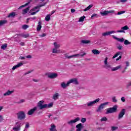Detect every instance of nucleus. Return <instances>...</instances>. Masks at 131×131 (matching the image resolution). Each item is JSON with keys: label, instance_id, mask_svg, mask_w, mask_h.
Returning a JSON list of instances; mask_svg holds the SVG:
<instances>
[{"label": "nucleus", "instance_id": "obj_1", "mask_svg": "<svg viewBox=\"0 0 131 131\" xmlns=\"http://www.w3.org/2000/svg\"><path fill=\"white\" fill-rule=\"evenodd\" d=\"M104 68L107 70H111V71H116L119 69H121L122 66L121 65H119L117 67L112 68L111 65L109 64L108 63V57H105L104 60Z\"/></svg>", "mask_w": 131, "mask_h": 131}, {"label": "nucleus", "instance_id": "obj_2", "mask_svg": "<svg viewBox=\"0 0 131 131\" xmlns=\"http://www.w3.org/2000/svg\"><path fill=\"white\" fill-rule=\"evenodd\" d=\"M43 103H45L43 100H41L37 103V107L40 109V110H42V109H45L46 108H52V107H53V103H50L48 104H43Z\"/></svg>", "mask_w": 131, "mask_h": 131}, {"label": "nucleus", "instance_id": "obj_3", "mask_svg": "<svg viewBox=\"0 0 131 131\" xmlns=\"http://www.w3.org/2000/svg\"><path fill=\"white\" fill-rule=\"evenodd\" d=\"M80 120V118L77 117L74 119H72L67 122V124L69 126H71L72 127V129H74V124L77 122V121H79Z\"/></svg>", "mask_w": 131, "mask_h": 131}, {"label": "nucleus", "instance_id": "obj_4", "mask_svg": "<svg viewBox=\"0 0 131 131\" xmlns=\"http://www.w3.org/2000/svg\"><path fill=\"white\" fill-rule=\"evenodd\" d=\"M100 102V98H97L95 100L89 101L87 102L86 104L84 105L85 107H93L95 104H97V103H99Z\"/></svg>", "mask_w": 131, "mask_h": 131}, {"label": "nucleus", "instance_id": "obj_5", "mask_svg": "<svg viewBox=\"0 0 131 131\" xmlns=\"http://www.w3.org/2000/svg\"><path fill=\"white\" fill-rule=\"evenodd\" d=\"M17 119L19 120H23L25 118H26V114H25V112L23 111L18 112L17 114Z\"/></svg>", "mask_w": 131, "mask_h": 131}, {"label": "nucleus", "instance_id": "obj_6", "mask_svg": "<svg viewBox=\"0 0 131 131\" xmlns=\"http://www.w3.org/2000/svg\"><path fill=\"white\" fill-rule=\"evenodd\" d=\"M109 102H104L102 104H101L98 107V108L96 110V112L98 113H101L102 112V111L104 108H105V106H107V105H108Z\"/></svg>", "mask_w": 131, "mask_h": 131}, {"label": "nucleus", "instance_id": "obj_7", "mask_svg": "<svg viewBox=\"0 0 131 131\" xmlns=\"http://www.w3.org/2000/svg\"><path fill=\"white\" fill-rule=\"evenodd\" d=\"M116 110H117V106H115L113 107H110L107 108L106 110V114H109L111 113H114L115 112H116Z\"/></svg>", "mask_w": 131, "mask_h": 131}, {"label": "nucleus", "instance_id": "obj_8", "mask_svg": "<svg viewBox=\"0 0 131 131\" xmlns=\"http://www.w3.org/2000/svg\"><path fill=\"white\" fill-rule=\"evenodd\" d=\"M48 78L51 79H54L58 77V74L57 73H49L47 74Z\"/></svg>", "mask_w": 131, "mask_h": 131}, {"label": "nucleus", "instance_id": "obj_9", "mask_svg": "<svg viewBox=\"0 0 131 131\" xmlns=\"http://www.w3.org/2000/svg\"><path fill=\"white\" fill-rule=\"evenodd\" d=\"M115 13V10H105L103 12H101L100 14L102 16H107L108 14H114Z\"/></svg>", "mask_w": 131, "mask_h": 131}, {"label": "nucleus", "instance_id": "obj_10", "mask_svg": "<svg viewBox=\"0 0 131 131\" xmlns=\"http://www.w3.org/2000/svg\"><path fill=\"white\" fill-rule=\"evenodd\" d=\"M121 30H117L116 31V32H118V33H125V30H128L129 29V28H128V26H125L121 28Z\"/></svg>", "mask_w": 131, "mask_h": 131}, {"label": "nucleus", "instance_id": "obj_11", "mask_svg": "<svg viewBox=\"0 0 131 131\" xmlns=\"http://www.w3.org/2000/svg\"><path fill=\"white\" fill-rule=\"evenodd\" d=\"M125 114V109L123 108L119 113L118 116V119L119 120L121 119V118H123V116H124Z\"/></svg>", "mask_w": 131, "mask_h": 131}, {"label": "nucleus", "instance_id": "obj_12", "mask_svg": "<svg viewBox=\"0 0 131 131\" xmlns=\"http://www.w3.org/2000/svg\"><path fill=\"white\" fill-rule=\"evenodd\" d=\"M15 126L13 128L14 131H19L21 129V123L19 122H16L15 123Z\"/></svg>", "mask_w": 131, "mask_h": 131}, {"label": "nucleus", "instance_id": "obj_13", "mask_svg": "<svg viewBox=\"0 0 131 131\" xmlns=\"http://www.w3.org/2000/svg\"><path fill=\"white\" fill-rule=\"evenodd\" d=\"M30 12H33L31 13V15H35V14H36V13H38V12H39V9L38 8V7L36 6V7H34V8L31 9Z\"/></svg>", "mask_w": 131, "mask_h": 131}, {"label": "nucleus", "instance_id": "obj_14", "mask_svg": "<svg viewBox=\"0 0 131 131\" xmlns=\"http://www.w3.org/2000/svg\"><path fill=\"white\" fill-rule=\"evenodd\" d=\"M113 33H116V31L112 30L111 31H107L102 33V36H108L109 35H111V34H113Z\"/></svg>", "mask_w": 131, "mask_h": 131}, {"label": "nucleus", "instance_id": "obj_15", "mask_svg": "<svg viewBox=\"0 0 131 131\" xmlns=\"http://www.w3.org/2000/svg\"><path fill=\"white\" fill-rule=\"evenodd\" d=\"M69 85L70 84L68 81L67 82V83H65V82H62L60 84V86L61 89H63V90L67 89V87L69 86Z\"/></svg>", "mask_w": 131, "mask_h": 131}, {"label": "nucleus", "instance_id": "obj_16", "mask_svg": "<svg viewBox=\"0 0 131 131\" xmlns=\"http://www.w3.org/2000/svg\"><path fill=\"white\" fill-rule=\"evenodd\" d=\"M64 56L65 57L66 59H75V57H76V56L75 55V54L72 55H69V53H66L64 54Z\"/></svg>", "mask_w": 131, "mask_h": 131}, {"label": "nucleus", "instance_id": "obj_17", "mask_svg": "<svg viewBox=\"0 0 131 131\" xmlns=\"http://www.w3.org/2000/svg\"><path fill=\"white\" fill-rule=\"evenodd\" d=\"M37 110V107L35 106L28 112V115H32Z\"/></svg>", "mask_w": 131, "mask_h": 131}, {"label": "nucleus", "instance_id": "obj_18", "mask_svg": "<svg viewBox=\"0 0 131 131\" xmlns=\"http://www.w3.org/2000/svg\"><path fill=\"white\" fill-rule=\"evenodd\" d=\"M23 64H24L23 61H20L16 65L13 66V67L12 68V70H16V69H17V68H19V67L23 66Z\"/></svg>", "mask_w": 131, "mask_h": 131}, {"label": "nucleus", "instance_id": "obj_19", "mask_svg": "<svg viewBox=\"0 0 131 131\" xmlns=\"http://www.w3.org/2000/svg\"><path fill=\"white\" fill-rule=\"evenodd\" d=\"M12 94H14V90H8L6 92L4 93L3 96H4V97H6L8 96H11Z\"/></svg>", "mask_w": 131, "mask_h": 131}, {"label": "nucleus", "instance_id": "obj_20", "mask_svg": "<svg viewBox=\"0 0 131 131\" xmlns=\"http://www.w3.org/2000/svg\"><path fill=\"white\" fill-rule=\"evenodd\" d=\"M69 84L74 83V84H78V81L76 78H73L68 81Z\"/></svg>", "mask_w": 131, "mask_h": 131}, {"label": "nucleus", "instance_id": "obj_21", "mask_svg": "<svg viewBox=\"0 0 131 131\" xmlns=\"http://www.w3.org/2000/svg\"><path fill=\"white\" fill-rule=\"evenodd\" d=\"M52 53L53 54H60L61 53V50H59L58 48H53L52 49Z\"/></svg>", "mask_w": 131, "mask_h": 131}, {"label": "nucleus", "instance_id": "obj_22", "mask_svg": "<svg viewBox=\"0 0 131 131\" xmlns=\"http://www.w3.org/2000/svg\"><path fill=\"white\" fill-rule=\"evenodd\" d=\"M76 128H77L76 131H81V129L82 128V124L79 123L78 124L76 125Z\"/></svg>", "mask_w": 131, "mask_h": 131}, {"label": "nucleus", "instance_id": "obj_23", "mask_svg": "<svg viewBox=\"0 0 131 131\" xmlns=\"http://www.w3.org/2000/svg\"><path fill=\"white\" fill-rule=\"evenodd\" d=\"M60 97V94L59 93H55L53 96V100H58Z\"/></svg>", "mask_w": 131, "mask_h": 131}, {"label": "nucleus", "instance_id": "obj_24", "mask_svg": "<svg viewBox=\"0 0 131 131\" xmlns=\"http://www.w3.org/2000/svg\"><path fill=\"white\" fill-rule=\"evenodd\" d=\"M7 23H8V20L6 19L0 20V27L4 26V25H5Z\"/></svg>", "mask_w": 131, "mask_h": 131}, {"label": "nucleus", "instance_id": "obj_25", "mask_svg": "<svg viewBox=\"0 0 131 131\" xmlns=\"http://www.w3.org/2000/svg\"><path fill=\"white\" fill-rule=\"evenodd\" d=\"M112 37L113 38L116 39L117 40H118V41H120V42H123V41H124V38H117L115 37V36L114 35H113Z\"/></svg>", "mask_w": 131, "mask_h": 131}, {"label": "nucleus", "instance_id": "obj_26", "mask_svg": "<svg viewBox=\"0 0 131 131\" xmlns=\"http://www.w3.org/2000/svg\"><path fill=\"white\" fill-rule=\"evenodd\" d=\"M85 55H86V53L85 52H84L83 54H75V58H78L79 57H84V56H85Z\"/></svg>", "mask_w": 131, "mask_h": 131}, {"label": "nucleus", "instance_id": "obj_27", "mask_svg": "<svg viewBox=\"0 0 131 131\" xmlns=\"http://www.w3.org/2000/svg\"><path fill=\"white\" fill-rule=\"evenodd\" d=\"M29 10H30V7H27V8H26L25 9H24L23 10V15H25V14H27V13H28V11H29Z\"/></svg>", "mask_w": 131, "mask_h": 131}, {"label": "nucleus", "instance_id": "obj_28", "mask_svg": "<svg viewBox=\"0 0 131 131\" xmlns=\"http://www.w3.org/2000/svg\"><path fill=\"white\" fill-rule=\"evenodd\" d=\"M41 27V21H39L37 26V31H40Z\"/></svg>", "mask_w": 131, "mask_h": 131}, {"label": "nucleus", "instance_id": "obj_29", "mask_svg": "<svg viewBox=\"0 0 131 131\" xmlns=\"http://www.w3.org/2000/svg\"><path fill=\"white\" fill-rule=\"evenodd\" d=\"M50 131H57V129H56V125L55 124H51V128H50Z\"/></svg>", "mask_w": 131, "mask_h": 131}, {"label": "nucleus", "instance_id": "obj_30", "mask_svg": "<svg viewBox=\"0 0 131 131\" xmlns=\"http://www.w3.org/2000/svg\"><path fill=\"white\" fill-rule=\"evenodd\" d=\"M92 53H93L94 55H99L100 52L97 49H93L92 50Z\"/></svg>", "mask_w": 131, "mask_h": 131}, {"label": "nucleus", "instance_id": "obj_31", "mask_svg": "<svg viewBox=\"0 0 131 131\" xmlns=\"http://www.w3.org/2000/svg\"><path fill=\"white\" fill-rule=\"evenodd\" d=\"M53 46L54 47V48L55 49H59L60 47H61V45H60V43L57 42H55L54 43H53Z\"/></svg>", "mask_w": 131, "mask_h": 131}, {"label": "nucleus", "instance_id": "obj_32", "mask_svg": "<svg viewBox=\"0 0 131 131\" xmlns=\"http://www.w3.org/2000/svg\"><path fill=\"white\" fill-rule=\"evenodd\" d=\"M16 16V12H12L8 15V18H14Z\"/></svg>", "mask_w": 131, "mask_h": 131}, {"label": "nucleus", "instance_id": "obj_33", "mask_svg": "<svg viewBox=\"0 0 131 131\" xmlns=\"http://www.w3.org/2000/svg\"><path fill=\"white\" fill-rule=\"evenodd\" d=\"M119 55H121V52H117L113 57V59H115V58L118 57Z\"/></svg>", "mask_w": 131, "mask_h": 131}, {"label": "nucleus", "instance_id": "obj_34", "mask_svg": "<svg viewBox=\"0 0 131 131\" xmlns=\"http://www.w3.org/2000/svg\"><path fill=\"white\" fill-rule=\"evenodd\" d=\"M45 20L47 21V22H49V21L51 20V14L47 15L45 17Z\"/></svg>", "mask_w": 131, "mask_h": 131}, {"label": "nucleus", "instance_id": "obj_35", "mask_svg": "<svg viewBox=\"0 0 131 131\" xmlns=\"http://www.w3.org/2000/svg\"><path fill=\"white\" fill-rule=\"evenodd\" d=\"M93 7V5H90L88 7L83 10L84 12H86V11H89L90 9Z\"/></svg>", "mask_w": 131, "mask_h": 131}, {"label": "nucleus", "instance_id": "obj_36", "mask_svg": "<svg viewBox=\"0 0 131 131\" xmlns=\"http://www.w3.org/2000/svg\"><path fill=\"white\" fill-rule=\"evenodd\" d=\"M6 48H8V44L4 43L1 46L2 50H6Z\"/></svg>", "mask_w": 131, "mask_h": 131}, {"label": "nucleus", "instance_id": "obj_37", "mask_svg": "<svg viewBox=\"0 0 131 131\" xmlns=\"http://www.w3.org/2000/svg\"><path fill=\"white\" fill-rule=\"evenodd\" d=\"M84 19H85V17L84 16H81L79 18L78 22H83V21H84Z\"/></svg>", "mask_w": 131, "mask_h": 131}, {"label": "nucleus", "instance_id": "obj_38", "mask_svg": "<svg viewBox=\"0 0 131 131\" xmlns=\"http://www.w3.org/2000/svg\"><path fill=\"white\" fill-rule=\"evenodd\" d=\"M21 37H24V38H27V37H29V34H21Z\"/></svg>", "mask_w": 131, "mask_h": 131}, {"label": "nucleus", "instance_id": "obj_39", "mask_svg": "<svg viewBox=\"0 0 131 131\" xmlns=\"http://www.w3.org/2000/svg\"><path fill=\"white\" fill-rule=\"evenodd\" d=\"M81 42L82 43H85V44H86V43H90V42H91V41L89 40H82L81 41Z\"/></svg>", "mask_w": 131, "mask_h": 131}, {"label": "nucleus", "instance_id": "obj_40", "mask_svg": "<svg viewBox=\"0 0 131 131\" xmlns=\"http://www.w3.org/2000/svg\"><path fill=\"white\" fill-rule=\"evenodd\" d=\"M28 5H29V2L26 3V4H25L24 5H22V6H20L18 8V10H20V9H22V8H24V7H26V6H28Z\"/></svg>", "mask_w": 131, "mask_h": 131}, {"label": "nucleus", "instance_id": "obj_41", "mask_svg": "<svg viewBox=\"0 0 131 131\" xmlns=\"http://www.w3.org/2000/svg\"><path fill=\"white\" fill-rule=\"evenodd\" d=\"M29 26L27 25H23L22 26V28L24 30H26V29H27V28H29Z\"/></svg>", "mask_w": 131, "mask_h": 131}, {"label": "nucleus", "instance_id": "obj_42", "mask_svg": "<svg viewBox=\"0 0 131 131\" xmlns=\"http://www.w3.org/2000/svg\"><path fill=\"white\" fill-rule=\"evenodd\" d=\"M131 42L128 41L127 40H125L124 41V45L127 46V45H130Z\"/></svg>", "mask_w": 131, "mask_h": 131}, {"label": "nucleus", "instance_id": "obj_43", "mask_svg": "<svg viewBox=\"0 0 131 131\" xmlns=\"http://www.w3.org/2000/svg\"><path fill=\"white\" fill-rule=\"evenodd\" d=\"M112 101L113 103H117V99H116V97L115 96L113 97Z\"/></svg>", "mask_w": 131, "mask_h": 131}, {"label": "nucleus", "instance_id": "obj_44", "mask_svg": "<svg viewBox=\"0 0 131 131\" xmlns=\"http://www.w3.org/2000/svg\"><path fill=\"white\" fill-rule=\"evenodd\" d=\"M107 119L106 117H104L101 118V119H100V121L103 122V121H107Z\"/></svg>", "mask_w": 131, "mask_h": 131}, {"label": "nucleus", "instance_id": "obj_45", "mask_svg": "<svg viewBox=\"0 0 131 131\" xmlns=\"http://www.w3.org/2000/svg\"><path fill=\"white\" fill-rule=\"evenodd\" d=\"M95 17L96 18H98V17H99V15L98 14L95 13L94 14H92V16H91L92 19H93V18H95Z\"/></svg>", "mask_w": 131, "mask_h": 131}, {"label": "nucleus", "instance_id": "obj_46", "mask_svg": "<svg viewBox=\"0 0 131 131\" xmlns=\"http://www.w3.org/2000/svg\"><path fill=\"white\" fill-rule=\"evenodd\" d=\"M85 121H86V118H81V122H82V123H84V122H85Z\"/></svg>", "mask_w": 131, "mask_h": 131}, {"label": "nucleus", "instance_id": "obj_47", "mask_svg": "<svg viewBox=\"0 0 131 131\" xmlns=\"http://www.w3.org/2000/svg\"><path fill=\"white\" fill-rule=\"evenodd\" d=\"M46 5H47V3H45L43 4L40 5L39 6H37V7H38V8L39 9V8H41V7H45V6H46Z\"/></svg>", "mask_w": 131, "mask_h": 131}, {"label": "nucleus", "instance_id": "obj_48", "mask_svg": "<svg viewBox=\"0 0 131 131\" xmlns=\"http://www.w3.org/2000/svg\"><path fill=\"white\" fill-rule=\"evenodd\" d=\"M124 13H125L124 11H119L117 13V15H121L122 14H124Z\"/></svg>", "mask_w": 131, "mask_h": 131}, {"label": "nucleus", "instance_id": "obj_49", "mask_svg": "<svg viewBox=\"0 0 131 131\" xmlns=\"http://www.w3.org/2000/svg\"><path fill=\"white\" fill-rule=\"evenodd\" d=\"M24 102H25V99H20L19 101H18V103L21 104L22 103H24Z\"/></svg>", "mask_w": 131, "mask_h": 131}, {"label": "nucleus", "instance_id": "obj_50", "mask_svg": "<svg viewBox=\"0 0 131 131\" xmlns=\"http://www.w3.org/2000/svg\"><path fill=\"white\" fill-rule=\"evenodd\" d=\"M117 128H118V127H116V126H112V130H116V129H117Z\"/></svg>", "mask_w": 131, "mask_h": 131}, {"label": "nucleus", "instance_id": "obj_51", "mask_svg": "<svg viewBox=\"0 0 131 131\" xmlns=\"http://www.w3.org/2000/svg\"><path fill=\"white\" fill-rule=\"evenodd\" d=\"M121 101H122L123 103H124V102H125V98H124V97H121Z\"/></svg>", "mask_w": 131, "mask_h": 131}, {"label": "nucleus", "instance_id": "obj_52", "mask_svg": "<svg viewBox=\"0 0 131 131\" xmlns=\"http://www.w3.org/2000/svg\"><path fill=\"white\" fill-rule=\"evenodd\" d=\"M129 86H131V81L128 82V83L126 85V88H128Z\"/></svg>", "mask_w": 131, "mask_h": 131}, {"label": "nucleus", "instance_id": "obj_53", "mask_svg": "<svg viewBox=\"0 0 131 131\" xmlns=\"http://www.w3.org/2000/svg\"><path fill=\"white\" fill-rule=\"evenodd\" d=\"M19 60H25L26 57L25 56H20L19 57Z\"/></svg>", "mask_w": 131, "mask_h": 131}, {"label": "nucleus", "instance_id": "obj_54", "mask_svg": "<svg viewBox=\"0 0 131 131\" xmlns=\"http://www.w3.org/2000/svg\"><path fill=\"white\" fill-rule=\"evenodd\" d=\"M46 35L47 34L43 33L41 35H39V36H40V37H45V36H46Z\"/></svg>", "mask_w": 131, "mask_h": 131}, {"label": "nucleus", "instance_id": "obj_55", "mask_svg": "<svg viewBox=\"0 0 131 131\" xmlns=\"http://www.w3.org/2000/svg\"><path fill=\"white\" fill-rule=\"evenodd\" d=\"M29 128V123H27L26 124L25 128Z\"/></svg>", "mask_w": 131, "mask_h": 131}, {"label": "nucleus", "instance_id": "obj_56", "mask_svg": "<svg viewBox=\"0 0 131 131\" xmlns=\"http://www.w3.org/2000/svg\"><path fill=\"white\" fill-rule=\"evenodd\" d=\"M32 72V71H29L28 72L25 73L24 75H27V74H29V73H31Z\"/></svg>", "mask_w": 131, "mask_h": 131}, {"label": "nucleus", "instance_id": "obj_57", "mask_svg": "<svg viewBox=\"0 0 131 131\" xmlns=\"http://www.w3.org/2000/svg\"><path fill=\"white\" fill-rule=\"evenodd\" d=\"M125 64H126V67H128V66H129V62L126 61L125 62Z\"/></svg>", "mask_w": 131, "mask_h": 131}, {"label": "nucleus", "instance_id": "obj_58", "mask_svg": "<svg viewBox=\"0 0 131 131\" xmlns=\"http://www.w3.org/2000/svg\"><path fill=\"white\" fill-rule=\"evenodd\" d=\"M121 49H122V46L121 45H119V46L117 47V49L118 50H121Z\"/></svg>", "mask_w": 131, "mask_h": 131}, {"label": "nucleus", "instance_id": "obj_59", "mask_svg": "<svg viewBox=\"0 0 131 131\" xmlns=\"http://www.w3.org/2000/svg\"><path fill=\"white\" fill-rule=\"evenodd\" d=\"M4 120V118L3 117V116L0 115V122H2Z\"/></svg>", "mask_w": 131, "mask_h": 131}, {"label": "nucleus", "instance_id": "obj_60", "mask_svg": "<svg viewBox=\"0 0 131 131\" xmlns=\"http://www.w3.org/2000/svg\"><path fill=\"white\" fill-rule=\"evenodd\" d=\"M26 58H27L28 59H31V58H32V56H31V55H29L26 56Z\"/></svg>", "mask_w": 131, "mask_h": 131}, {"label": "nucleus", "instance_id": "obj_61", "mask_svg": "<svg viewBox=\"0 0 131 131\" xmlns=\"http://www.w3.org/2000/svg\"><path fill=\"white\" fill-rule=\"evenodd\" d=\"M128 0H120V3H126Z\"/></svg>", "mask_w": 131, "mask_h": 131}, {"label": "nucleus", "instance_id": "obj_62", "mask_svg": "<svg viewBox=\"0 0 131 131\" xmlns=\"http://www.w3.org/2000/svg\"><path fill=\"white\" fill-rule=\"evenodd\" d=\"M19 45H20V46H24L25 45V43H24V42H20L19 43Z\"/></svg>", "mask_w": 131, "mask_h": 131}, {"label": "nucleus", "instance_id": "obj_63", "mask_svg": "<svg viewBox=\"0 0 131 131\" xmlns=\"http://www.w3.org/2000/svg\"><path fill=\"white\" fill-rule=\"evenodd\" d=\"M120 59H121V55H120V56H119V57L116 59V61H119V60H120Z\"/></svg>", "mask_w": 131, "mask_h": 131}, {"label": "nucleus", "instance_id": "obj_64", "mask_svg": "<svg viewBox=\"0 0 131 131\" xmlns=\"http://www.w3.org/2000/svg\"><path fill=\"white\" fill-rule=\"evenodd\" d=\"M71 13H74L75 12V9H71Z\"/></svg>", "mask_w": 131, "mask_h": 131}]
</instances>
